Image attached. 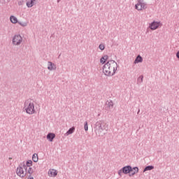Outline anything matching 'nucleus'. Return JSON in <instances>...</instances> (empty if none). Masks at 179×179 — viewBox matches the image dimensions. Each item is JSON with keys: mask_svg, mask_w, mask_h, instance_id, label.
Wrapping results in <instances>:
<instances>
[{"mask_svg": "<svg viewBox=\"0 0 179 179\" xmlns=\"http://www.w3.org/2000/svg\"><path fill=\"white\" fill-rule=\"evenodd\" d=\"M118 68V64L114 60H109L103 67V72L106 76H113Z\"/></svg>", "mask_w": 179, "mask_h": 179, "instance_id": "nucleus-1", "label": "nucleus"}, {"mask_svg": "<svg viewBox=\"0 0 179 179\" xmlns=\"http://www.w3.org/2000/svg\"><path fill=\"white\" fill-rule=\"evenodd\" d=\"M94 128L95 129L96 136H104L106 135V132L108 131V125H107V124L103 120L96 122Z\"/></svg>", "mask_w": 179, "mask_h": 179, "instance_id": "nucleus-2", "label": "nucleus"}, {"mask_svg": "<svg viewBox=\"0 0 179 179\" xmlns=\"http://www.w3.org/2000/svg\"><path fill=\"white\" fill-rule=\"evenodd\" d=\"M24 108L27 114H34L36 113V110H34V103L29 99L24 102Z\"/></svg>", "mask_w": 179, "mask_h": 179, "instance_id": "nucleus-3", "label": "nucleus"}, {"mask_svg": "<svg viewBox=\"0 0 179 179\" xmlns=\"http://www.w3.org/2000/svg\"><path fill=\"white\" fill-rule=\"evenodd\" d=\"M132 171V166L131 165H127L122 167L120 170L118 171V175L120 177L122 176L123 174H130Z\"/></svg>", "mask_w": 179, "mask_h": 179, "instance_id": "nucleus-4", "label": "nucleus"}, {"mask_svg": "<svg viewBox=\"0 0 179 179\" xmlns=\"http://www.w3.org/2000/svg\"><path fill=\"white\" fill-rule=\"evenodd\" d=\"M138 3L135 5V8L137 10H142V9H147L148 4L144 2V0H137Z\"/></svg>", "mask_w": 179, "mask_h": 179, "instance_id": "nucleus-5", "label": "nucleus"}, {"mask_svg": "<svg viewBox=\"0 0 179 179\" xmlns=\"http://www.w3.org/2000/svg\"><path fill=\"white\" fill-rule=\"evenodd\" d=\"M22 38L20 35H15L13 38V44H14V45H19L22 43Z\"/></svg>", "mask_w": 179, "mask_h": 179, "instance_id": "nucleus-6", "label": "nucleus"}, {"mask_svg": "<svg viewBox=\"0 0 179 179\" xmlns=\"http://www.w3.org/2000/svg\"><path fill=\"white\" fill-rule=\"evenodd\" d=\"M16 173L19 177H21V178H24V177H26V173H24V171H23V168L20 165L17 168Z\"/></svg>", "mask_w": 179, "mask_h": 179, "instance_id": "nucleus-7", "label": "nucleus"}, {"mask_svg": "<svg viewBox=\"0 0 179 179\" xmlns=\"http://www.w3.org/2000/svg\"><path fill=\"white\" fill-rule=\"evenodd\" d=\"M162 26V23L160 22L153 21L150 24V29L151 30H156L157 29H159V27Z\"/></svg>", "mask_w": 179, "mask_h": 179, "instance_id": "nucleus-8", "label": "nucleus"}, {"mask_svg": "<svg viewBox=\"0 0 179 179\" xmlns=\"http://www.w3.org/2000/svg\"><path fill=\"white\" fill-rule=\"evenodd\" d=\"M106 106L105 107V110L108 111V110H110V108H113V107H114V103L111 100L107 101L106 103Z\"/></svg>", "mask_w": 179, "mask_h": 179, "instance_id": "nucleus-9", "label": "nucleus"}, {"mask_svg": "<svg viewBox=\"0 0 179 179\" xmlns=\"http://www.w3.org/2000/svg\"><path fill=\"white\" fill-rule=\"evenodd\" d=\"M48 69L49 71H55V69H57V65H55V64L52 63V62H48Z\"/></svg>", "mask_w": 179, "mask_h": 179, "instance_id": "nucleus-10", "label": "nucleus"}, {"mask_svg": "<svg viewBox=\"0 0 179 179\" xmlns=\"http://www.w3.org/2000/svg\"><path fill=\"white\" fill-rule=\"evenodd\" d=\"M58 174V171L55 169H50L48 171V175L50 177H57Z\"/></svg>", "mask_w": 179, "mask_h": 179, "instance_id": "nucleus-11", "label": "nucleus"}, {"mask_svg": "<svg viewBox=\"0 0 179 179\" xmlns=\"http://www.w3.org/2000/svg\"><path fill=\"white\" fill-rule=\"evenodd\" d=\"M36 2H37V0H28V1H27V8H33V6H34V5H36Z\"/></svg>", "mask_w": 179, "mask_h": 179, "instance_id": "nucleus-12", "label": "nucleus"}, {"mask_svg": "<svg viewBox=\"0 0 179 179\" xmlns=\"http://www.w3.org/2000/svg\"><path fill=\"white\" fill-rule=\"evenodd\" d=\"M137 173H139V168H138L137 166H134L132 168V171L131 173H129V177H134V176H135V174H137Z\"/></svg>", "mask_w": 179, "mask_h": 179, "instance_id": "nucleus-13", "label": "nucleus"}, {"mask_svg": "<svg viewBox=\"0 0 179 179\" xmlns=\"http://www.w3.org/2000/svg\"><path fill=\"white\" fill-rule=\"evenodd\" d=\"M46 138L50 142H52V141H54V139L55 138V134L48 133L46 136Z\"/></svg>", "mask_w": 179, "mask_h": 179, "instance_id": "nucleus-14", "label": "nucleus"}, {"mask_svg": "<svg viewBox=\"0 0 179 179\" xmlns=\"http://www.w3.org/2000/svg\"><path fill=\"white\" fill-rule=\"evenodd\" d=\"M143 62V58L138 55L135 59L134 64H139V62Z\"/></svg>", "mask_w": 179, "mask_h": 179, "instance_id": "nucleus-15", "label": "nucleus"}, {"mask_svg": "<svg viewBox=\"0 0 179 179\" xmlns=\"http://www.w3.org/2000/svg\"><path fill=\"white\" fill-rule=\"evenodd\" d=\"M10 20L11 23H13L14 24L16 23H18L19 21H17V17H15L14 15H11L10 17Z\"/></svg>", "mask_w": 179, "mask_h": 179, "instance_id": "nucleus-16", "label": "nucleus"}, {"mask_svg": "<svg viewBox=\"0 0 179 179\" xmlns=\"http://www.w3.org/2000/svg\"><path fill=\"white\" fill-rule=\"evenodd\" d=\"M153 169H155L154 166L152 165H149L145 167V169H143V173L146 172V171H149L150 170H153Z\"/></svg>", "mask_w": 179, "mask_h": 179, "instance_id": "nucleus-17", "label": "nucleus"}, {"mask_svg": "<svg viewBox=\"0 0 179 179\" xmlns=\"http://www.w3.org/2000/svg\"><path fill=\"white\" fill-rule=\"evenodd\" d=\"M73 132H75V127H71L66 131V136H68V135H72Z\"/></svg>", "mask_w": 179, "mask_h": 179, "instance_id": "nucleus-18", "label": "nucleus"}, {"mask_svg": "<svg viewBox=\"0 0 179 179\" xmlns=\"http://www.w3.org/2000/svg\"><path fill=\"white\" fill-rule=\"evenodd\" d=\"M32 160L34 163H37V162H38V155H37V153H34L32 155Z\"/></svg>", "mask_w": 179, "mask_h": 179, "instance_id": "nucleus-19", "label": "nucleus"}, {"mask_svg": "<svg viewBox=\"0 0 179 179\" xmlns=\"http://www.w3.org/2000/svg\"><path fill=\"white\" fill-rule=\"evenodd\" d=\"M143 82V75H141L139 76V78L137 79V84L141 85Z\"/></svg>", "mask_w": 179, "mask_h": 179, "instance_id": "nucleus-20", "label": "nucleus"}, {"mask_svg": "<svg viewBox=\"0 0 179 179\" xmlns=\"http://www.w3.org/2000/svg\"><path fill=\"white\" fill-rule=\"evenodd\" d=\"M33 173H34V171H33V169L29 166L25 173H28V174H29L30 176H31V174H33Z\"/></svg>", "mask_w": 179, "mask_h": 179, "instance_id": "nucleus-21", "label": "nucleus"}, {"mask_svg": "<svg viewBox=\"0 0 179 179\" xmlns=\"http://www.w3.org/2000/svg\"><path fill=\"white\" fill-rule=\"evenodd\" d=\"M20 166H21V167L22 169H24L25 171L27 172V168L29 167V166H27L26 164H24V162H22L20 164Z\"/></svg>", "mask_w": 179, "mask_h": 179, "instance_id": "nucleus-22", "label": "nucleus"}, {"mask_svg": "<svg viewBox=\"0 0 179 179\" xmlns=\"http://www.w3.org/2000/svg\"><path fill=\"white\" fill-rule=\"evenodd\" d=\"M17 23L18 24H20V26H22V27H26V26H27V22L18 21Z\"/></svg>", "mask_w": 179, "mask_h": 179, "instance_id": "nucleus-23", "label": "nucleus"}, {"mask_svg": "<svg viewBox=\"0 0 179 179\" xmlns=\"http://www.w3.org/2000/svg\"><path fill=\"white\" fill-rule=\"evenodd\" d=\"M27 166H28L29 167H31V166H33V161L31 160H28L27 161L26 164Z\"/></svg>", "mask_w": 179, "mask_h": 179, "instance_id": "nucleus-24", "label": "nucleus"}, {"mask_svg": "<svg viewBox=\"0 0 179 179\" xmlns=\"http://www.w3.org/2000/svg\"><path fill=\"white\" fill-rule=\"evenodd\" d=\"M84 129H85V131H89V126L87 125V122H85Z\"/></svg>", "mask_w": 179, "mask_h": 179, "instance_id": "nucleus-25", "label": "nucleus"}, {"mask_svg": "<svg viewBox=\"0 0 179 179\" xmlns=\"http://www.w3.org/2000/svg\"><path fill=\"white\" fill-rule=\"evenodd\" d=\"M99 48L100 49L101 51H103L106 47L104 45H99Z\"/></svg>", "mask_w": 179, "mask_h": 179, "instance_id": "nucleus-26", "label": "nucleus"}, {"mask_svg": "<svg viewBox=\"0 0 179 179\" xmlns=\"http://www.w3.org/2000/svg\"><path fill=\"white\" fill-rule=\"evenodd\" d=\"M106 59H104V57H101L100 59V62L101 64H104L106 62Z\"/></svg>", "mask_w": 179, "mask_h": 179, "instance_id": "nucleus-27", "label": "nucleus"}, {"mask_svg": "<svg viewBox=\"0 0 179 179\" xmlns=\"http://www.w3.org/2000/svg\"><path fill=\"white\" fill-rule=\"evenodd\" d=\"M18 5H19V6L23 5V1H18Z\"/></svg>", "mask_w": 179, "mask_h": 179, "instance_id": "nucleus-28", "label": "nucleus"}, {"mask_svg": "<svg viewBox=\"0 0 179 179\" xmlns=\"http://www.w3.org/2000/svg\"><path fill=\"white\" fill-rule=\"evenodd\" d=\"M102 57L104 58L105 61H107V59H108V56H107V55H105Z\"/></svg>", "mask_w": 179, "mask_h": 179, "instance_id": "nucleus-29", "label": "nucleus"}, {"mask_svg": "<svg viewBox=\"0 0 179 179\" xmlns=\"http://www.w3.org/2000/svg\"><path fill=\"white\" fill-rule=\"evenodd\" d=\"M176 58L179 59V50L176 52Z\"/></svg>", "mask_w": 179, "mask_h": 179, "instance_id": "nucleus-30", "label": "nucleus"}, {"mask_svg": "<svg viewBox=\"0 0 179 179\" xmlns=\"http://www.w3.org/2000/svg\"><path fill=\"white\" fill-rule=\"evenodd\" d=\"M27 179H34V178L33 176H31V175H29L28 176Z\"/></svg>", "mask_w": 179, "mask_h": 179, "instance_id": "nucleus-31", "label": "nucleus"}, {"mask_svg": "<svg viewBox=\"0 0 179 179\" xmlns=\"http://www.w3.org/2000/svg\"><path fill=\"white\" fill-rule=\"evenodd\" d=\"M61 2V0H57V3H59Z\"/></svg>", "mask_w": 179, "mask_h": 179, "instance_id": "nucleus-32", "label": "nucleus"}, {"mask_svg": "<svg viewBox=\"0 0 179 179\" xmlns=\"http://www.w3.org/2000/svg\"><path fill=\"white\" fill-rule=\"evenodd\" d=\"M138 113H141V110H139V109H138L137 114H138Z\"/></svg>", "mask_w": 179, "mask_h": 179, "instance_id": "nucleus-33", "label": "nucleus"}, {"mask_svg": "<svg viewBox=\"0 0 179 179\" xmlns=\"http://www.w3.org/2000/svg\"><path fill=\"white\" fill-rule=\"evenodd\" d=\"M8 159H9V160H12V157H9Z\"/></svg>", "mask_w": 179, "mask_h": 179, "instance_id": "nucleus-34", "label": "nucleus"}, {"mask_svg": "<svg viewBox=\"0 0 179 179\" xmlns=\"http://www.w3.org/2000/svg\"><path fill=\"white\" fill-rule=\"evenodd\" d=\"M99 45H103V44L100 43Z\"/></svg>", "mask_w": 179, "mask_h": 179, "instance_id": "nucleus-35", "label": "nucleus"}, {"mask_svg": "<svg viewBox=\"0 0 179 179\" xmlns=\"http://www.w3.org/2000/svg\"><path fill=\"white\" fill-rule=\"evenodd\" d=\"M7 1H10V0H7Z\"/></svg>", "mask_w": 179, "mask_h": 179, "instance_id": "nucleus-36", "label": "nucleus"}]
</instances>
